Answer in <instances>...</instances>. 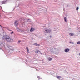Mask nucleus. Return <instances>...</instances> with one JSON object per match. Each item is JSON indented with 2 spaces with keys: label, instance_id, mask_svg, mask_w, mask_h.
<instances>
[{
  "label": "nucleus",
  "instance_id": "1",
  "mask_svg": "<svg viewBox=\"0 0 80 80\" xmlns=\"http://www.w3.org/2000/svg\"><path fill=\"white\" fill-rule=\"evenodd\" d=\"M2 39L3 40H6L8 42H11L13 41V39H12L8 35H5L3 36Z\"/></svg>",
  "mask_w": 80,
  "mask_h": 80
},
{
  "label": "nucleus",
  "instance_id": "2",
  "mask_svg": "<svg viewBox=\"0 0 80 80\" xmlns=\"http://www.w3.org/2000/svg\"><path fill=\"white\" fill-rule=\"evenodd\" d=\"M50 32H51V30L48 29H46L44 31V33H50Z\"/></svg>",
  "mask_w": 80,
  "mask_h": 80
},
{
  "label": "nucleus",
  "instance_id": "3",
  "mask_svg": "<svg viewBox=\"0 0 80 80\" xmlns=\"http://www.w3.org/2000/svg\"><path fill=\"white\" fill-rule=\"evenodd\" d=\"M14 24L15 25L16 27V28H17V27L18 26V21H15L14 22Z\"/></svg>",
  "mask_w": 80,
  "mask_h": 80
},
{
  "label": "nucleus",
  "instance_id": "4",
  "mask_svg": "<svg viewBox=\"0 0 80 80\" xmlns=\"http://www.w3.org/2000/svg\"><path fill=\"white\" fill-rule=\"evenodd\" d=\"M7 0L5 1H2L1 2V5H3V4H5L6 3V2H7Z\"/></svg>",
  "mask_w": 80,
  "mask_h": 80
},
{
  "label": "nucleus",
  "instance_id": "5",
  "mask_svg": "<svg viewBox=\"0 0 80 80\" xmlns=\"http://www.w3.org/2000/svg\"><path fill=\"white\" fill-rule=\"evenodd\" d=\"M34 30H35V28H31L30 30V31L31 32H32L33 31H34Z\"/></svg>",
  "mask_w": 80,
  "mask_h": 80
},
{
  "label": "nucleus",
  "instance_id": "6",
  "mask_svg": "<svg viewBox=\"0 0 80 80\" xmlns=\"http://www.w3.org/2000/svg\"><path fill=\"white\" fill-rule=\"evenodd\" d=\"M70 51V49L68 48L66 49L65 50V52H69Z\"/></svg>",
  "mask_w": 80,
  "mask_h": 80
},
{
  "label": "nucleus",
  "instance_id": "7",
  "mask_svg": "<svg viewBox=\"0 0 80 80\" xmlns=\"http://www.w3.org/2000/svg\"><path fill=\"white\" fill-rule=\"evenodd\" d=\"M64 20L65 22H66V23L67 22V18L66 17H64Z\"/></svg>",
  "mask_w": 80,
  "mask_h": 80
},
{
  "label": "nucleus",
  "instance_id": "8",
  "mask_svg": "<svg viewBox=\"0 0 80 80\" xmlns=\"http://www.w3.org/2000/svg\"><path fill=\"white\" fill-rule=\"evenodd\" d=\"M33 45H36V46H38V47H39L40 44H37V43H35Z\"/></svg>",
  "mask_w": 80,
  "mask_h": 80
},
{
  "label": "nucleus",
  "instance_id": "9",
  "mask_svg": "<svg viewBox=\"0 0 80 80\" xmlns=\"http://www.w3.org/2000/svg\"><path fill=\"white\" fill-rule=\"evenodd\" d=\"M48 60L49 61H51V60H52V58L50 57H49L48 58Z\"/></svg>",
  "mask_w": 80,
  "mask_h": 80
},
{
  "label": "nucleus",
  "instance_id": "10",
  "mask_svg": "<svg viewBox=\"0 0 80 80\" xmlns=\"http://www.w3.org/2000/svg\"><path fill=\"white\" fill-rule=\"evenodd\" d=\"M69 35L70 36H73L74 35V34L72 33H69Z\"/></svg>",
  "mask_w": 80,
  "mask_h": 80
},
{
  "label": "nucleus",
  "instance_id": "11",
  "mask_svg": "<svg viewBox=\"0 0 80 80\" xmlns=\"http://www.w3.org/2000/svg\"><path fill=\"white\" fill-rule=\"evenodd\" d=\"M57 77L58 79H60V78H61V76H57Z\"/></svg>",
  "mask_w": 80,
  "mask_h": 80
},
{
  "label": "nucleus",
  "instance_id": "12",
  "mask_svg": "<svg viewBox=\"0 0 80 80\" xmlns=\"http://www.w3.org/2000/svg\"><path fill=\"white\" fill-rule=\"evenodd\" d=\"M38 52H40V51L39 50H38V51H36L35 52V53H38Z\"/></svg>",
  "mask_w": 80,
  "mask_h": 80
},
{
  "label": "nucleus",
  "instance_id": "13",
  "mask_svg": "<svg viewBox=\"0 0 80 80\" xmlns=\"http://www.w3.org/2000/svg\"><path fill=\"white\" fill-rule=\"evenodd\" d=\"M78 9H79L78 7V6H77V7H76V10H78Z\"/></svg>",
  "mask_w": 80,
  "mask_h": 80
},
{
  "label": "nucleus",
  "instance_id": "14",
  "mask_svg": "<svg viewBox=\"0 0 80 80\" xmlns=\"http://www.w3.org/2000/svg\"><path fill=\"white\" fill-rule=\"evenodd\" d=\"M69 43L71 44H74V43L73 42H70Z\"/></svg>",
  "mask_w": 80,
  "mask_h": 80
},
{
  "label": "nucleus",
  "instance_id": "15",
  "mask_svg": "<svg viewBox=\"0 0 80 80\" xmlns=\"http://www.w3.org/2000/svg\"><path fill=\"white\" fill-rule=\"evenodd\" d=\"M77 44H80V41H79L77 42Z\"/></svg>",
  "mask_w": 80,
  "mask_h": 80
},
{
  "label": "nucleus",
  "instance_id": "16",
  "mask_svg": "<svg viewBox=\"0 0 80 80\" xmlns=\"http://www.w3.org/2000/svg\"><path fill=\"white\" fill-rule=\"evenodd\" d=\"M26 50H28V47H26Z\"/></svg>",
  "mask_w": 80,
  "mask_h": 80
},
{
  "label": "nucleus",
  "instance_id": "17",
  "mask_svg": "<svg viewBox=\"0 0 80 80\" xmlns=\"http://www.w3.org/2000/svg\"><path fill=\"white\" fill-rule=\"evenodd\" d=\"M20 42H21V41L20 40H19L18 41V43H20Z\"/></svg>",
  "mask_w": 80,
  "mask_h": 80
},
{
  "label": "nucleus",
  "instance_id": "18",
  "mask_svg": "<svg viewBox=\"0 0 80 80\" xmlns=\"http://www.w3.org/2000/svg\"><path fill=\"white\" fill-rule=\"evenodd\" d=\"M13 33V31H12L11 33V34H12Z\"/></svg>",
  "mask_w": 80,
  "mask_h": 80
},
{
  "label": "nucleus",
  "instance_id": "19",
  "mask_svg": "<svg viewBox=\"0 0 80 80\" xmlns=\"http://www.w3.org/2000/svg\"><path fill=\"white\" fill-rule=\"evenodd\" d=\"M27 51H28V52H29V49Z\"/></svg>",
  "mask_w": 80,
  "mask_h": 80
},
{
  "label": "nucleus",
  "instance_id": "20",
  "mask_svg": "<svg viewBox=\"0 0 80 80\" xmlns=\"http://www.w3.org/2000/svg\"><path fill=\"white\" fill-rule=\"evenodd\" d=\"M37 78H40V77L38 76H37Z\"/></svg>",
  "mask_w": 80,
  "mask_h": 80
},
{
  "label": "nucleus",
  "instance_id": "21",
  "mask_svg": "<svg viewBox=\"0 0 80 80\" xmlns=\"http://www.w3.org/2000/svg\"><path fill=\"white\" fill-rule=\"evenodd\" d=\"M19 30L18 29H17V30Z\"/></svg>",
  "mask_w": 80,
  "mask_h": 80
},
{
  "label": "nucleus",
  "instance_id": "22",
  "mask_svg": "<svg viewBox=\"0 0 80 80\" xmlns=\"http://www.w3.org/2000/svg\"><path fill=\"white\" fill-rule=\"evenodd\" d=\"M79 55L80 56V53L79 54Z\"/></svg>",
  "mask_w": 80,
  "mask_h": 80
},
{
  "label": "nucleus",
  "instance_id": "23",
  "mask_svg": "<svg viewBox=\"0 0 80 80\" xmlns=\"http://www.w3.org/2000/svg\"><path fill=\"white\" fill-rule=\"evenodd\" d=\"M50 38H51V36H50Z\"/></svg>",
  "mask_w": 80,
  "mask_h": 80
},
{
  "label": "nucleus",
  "instance_id": "24",
  "mask_svg": "<svg viewBox=\"0 0 80 80\" xmlns=\"http://www.w3.org/2000/svg\"><path fill=\"white\" fill-rule=\"evenodd\" d=\"M0 27H2V26H1V25H0Z\"/></svg>",
  "mask_w": 80,
  "mask_h": 80
}]
</instances>
